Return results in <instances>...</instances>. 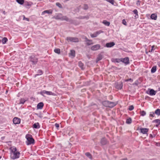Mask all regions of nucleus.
I'll return each mask as SVG.
<instances>
[{
  "label": "nucleus",
  "mask_w": 160,
  "mask_h": 160,
  "mask_svg": "<svg viewBox=\"0 0 160 160\" xmlns=\"http://www.w3.org/2000/svg\"><path fill=\"white\" fill-rule=\"evenodd\" d=\"M10 157L11 158L15 159L19 158L20 155L19 152L14 146L10 148Z\"/></svg>",
  "instance_id": "obj_1"
},
{
  "label": "nucleus",
  "mask_w": 160,
  "mask_h": 160,
  "mask_svg": "<svg viewBox=\"0 0 160 160\" xmlns=\"http://www.w3.org/2000/svg\"><path fill=\"white\" fill-rule=\"evenodd\" d=\"M103 104L106 107L112 108L115 106L117 104V103L110 102L108 101H105L103 102Z\"/></svg>",
  "instance_id": "obj_2"
},
{
  "label": "nucleus",
  "mask_w": 160,
  "mask_h": 160,
  "mask_svg": "<svg viewBox=\"0 0 160 160\" xmlns=\"http://www.w3.org/2000/svg\"><path fill=\"white\" fill-rule=\"evenodd\" d=\"M56 19H60L61 20L68 21V18L66 16H63L61 14H58L54 17Z\"/></svg>",
  "instance_id": "obj_3"
},
{
  "label": "nucleus",
  "mask_w": 160,
  "mask_h": 160,
  "mask_svg": "<svg viewBox=\"0 0 160 160\" xmlns=\"http://www.w3.org/2000/svg\"><path fill=\"white\" fill-rule=\"evenodd\" d=\"M26 137L27 139V141L26 142L27 145H29L34 143V140L31 135H27Z\"/></svg>",
  "instance_id": "obj_4"
},
{
  "label": "nucleus",
  "mask_w": 160,
  "mask_h": 160,
  "mask_svg": "<svg viewBox=\"0 0 160 160\" xmlns=\"http://www.w3.org/2000/svg\"><path fill=\"white\" fill-rule=\"evenodd\" d=\"M66 40L68 42H78L79 41L78 38L70 37H67L66 38Z\"/></svg>",
  "instance_id": "obj_5"
},
{
  "label": "nucleus",
  "mask_w": 160,
  "mask_h": 160,
  "mask_svg": "<svg viewBox=\"0 0 160 160\" xmlns=\"http://www.w3.org/2000/svg\"><path fill=\"white\" fill-rule=\"evenodd\" d=\"M40 93L43 96H44V94H45L48 95H55L54 93L50 91H46V90H42L41 91Z\"/></svg>",
  "instance_id": "obj_6"
},
{
  "label": "nucleus",
  "mask_w": 160,
  "mask_h": 160,
  "mask_svg": "<svg viewBox=\"0 0 160 160\" xmlns=\"http://www.w3.org/2000/svg\"><path fill=\"white\" fill-rule=\"evenodd\" d=\"M17 2L20 4H24V5L26 7L28 6H31L32 4V2H24V1H16Z\"/></svg>",
  "instance_id": "obj_7"
},
{
  "label": "nucleus",
  "mask_w": 160,
  "mask_h": 160,
  "mask_svg": "<svg viewBox=\"0 0 160 160\" xmlns=\"http://www.w3.org/2000/svg\"><path fill=\"white\" fill-rule=\"evenodd\" d=\"M149 91H147L146 93L147 94L150 95L151 96L155 95L157 92V91H155L154 90L151 89H149Z\"/></svg>",
  "instance_id": "obj_8"
},
{
  "label": "nucleus",
  "mask_w": 160,
  "mask_h": 160,
  "mask_svg": "<svg viewBox=\"0 0 160 160\" xmlns=\"http://www.w3.org/2000/svg\"><path fill=\"white\" fill-rule=\"evenodd\" d=\"M100 47V45L99 44H96L92 46L91 49L93 51H96L98 50Z\"/></svg>",
  "instance_id": "obj_9"
},
{
  "label": "nucleus",
  "mask_w": 160,
  "mask_h": 160,
  "mask_svg": "<svg viewBox=\"0 0 160 160\" xmlns=\"http://www.w3.org/2000/svg\"><path fill=\"white\" fill-rule=\"evenodd\" d=\"M30 60L32 63L35 64L38 62V59L35 58L34 55H32L30 56Z\"/></svg>",
  "instance_id": "obj_10"
},
{
  "label": "nucleus",
  "mask_w": 160,
  "mask_h": 160,
  "mask_svg": "<svg viewBox=\"0 0 160 160\" xmlns=\"http://www.w3.org/2000/svg\"><path fill=\"white\" fill-rule=\"evenodd\" d=\"M102 32L101 31H98L93 34H90V36L92 38H95L97 37L99 34Z\"/></svg>",
  "instance_id": "obj_11"
},
{
  "label": "nucleus",
  "mask_w": 160,
  "mask_h": 160,
  "mask_svg": "<svg viewBox=\"0 0 160 160\" xmlns=\"http://www.w3.org/2000/svg\"><path fill=\"white\" fill-rule=\"evenodd\" d=\"M13 123L15 124H18L20 122V119L18 118H14L13 119Z\"/></svg>",
  "instance_id": "obj_12"
},
{
  "label": "nucleus",
  "mask_w": 160,
  "mask_h": 160,
  "mask_svg": "<svg viewBox=\"0 0 160 160\" xmlns=\"http://www.w3.org/2000/svg\"><path fill=\"white\" fill-rule=\"evenodd\" d=\"M140 132L144 134H147L148 131V129L147 128H142L140 129Z\"/></svg>",
  "instance_id": "obj_13"
},
{
  "label": "nucleus",
  "mask_w": 160,
  "mask_h": 160,
  "mask_svg": "<svg viewBox=\"0 0 160 160\" xmlns=\"http://www.w3.org/2000/svg\"><path fill=\"white\" fill-rule=\"evenodd\" d=\"M121 62L125 64H128L129 63V58H121Z\"/></svg>",
  "instance_id": "obj_14"
},
{
  "label": "nucleus",
  "mask_w": 160,
  "mask_h": 160,
  "mask_svg": "<svg viewBox=\"0 0 160 160\" xmlns=\"http://www.w3.org/2000/svg\"><path fill=\"white\" fill-rule=\"evenodd\" d=\"M52 10L50 9L49 10H45L43 12H42V15H44L46 13L48 14H52Z\"/></svg>",
  "instance_id": "obj_15"
},
{
  "label": "nucleus",
  "mask_w": 160,
  "mask_h": 160,
  "mask_svg": "<svg viewBox=\"0 0 160 160\" xmlns=\"http://www.w3.org/2000/svg\"><path fill=\"white\" fill-rule=\"evenodd\" d=\"M85 40L88 45H90L93 44L92 40H89L87 38H85Z\"/></svg>",
  "instance_id": "obj_16"
},
{
  "label": "nucleus",
  "mask_w": 160,
  "mask_h": 160,
  "mask_svg": "<svg viewBox=\"0 0 160 160\" xmlns=\"http://www.w3.org/2000/svg\"><path fill=\"white\" fill-rule=\"evenodd\" d=\"M75 52L74 50H71L70 53L69 54V56L72 58H73L75 56Z\"/></svg>",
  "instance_id": "obj_17"
},
{
  "label": "nucleus",
  "mask_w": 160,
  "mask_h": 160,
  "mask_svg": "<svg viewBox=\"0 0 160 160\" xmlns=\"http://www.w3.org/2000/svg\"><path fill=\"white\" fill-rule=\"evenodd\" d=\"M115 45V43L113 42H110L107 43L106 44V47L108 48H110L113 46Z\"/></svg>",
  "instance_id": "obj_18"
},
{
  "label": "nucleus",
  "mask_w": 160,
  "mask_h": 160,
  "mask_svg": "<svg viewBox=\"0 0 160 160\" xmlns=\"http://www.w3.org/2000/svg\"><path fill=\"white\" fill-rule=\"evenodd\" d=\"M43 106V104L42 102H40L38 104L37 106V108L38 109H42Z\"/></svg>",
  "instance_id": "obj_19"
},
{
  "label": "nucleus",
  "mask_w": 160,
  "mask_h": 160,
  "mask_svg": "<svg viewBox=\"0 0 160 160\" xmlns=\"http://www.w3.org/2000/svg\"><path fill=\"white\" fill-rule=\"evenodd\" d=\"M157 15L155 14H151L150 18L152 19L156 20L157 19Z\"/></svg>",
  "instance_id": "obj_20"
},
{
  "label": "nucleus",
  "mask_w": 160,
  "mask_h": 160,
  "mask_svg": "<svg viewBox=\"0 0 160 160\" xmlns=\"http://www.w3.org/2000/svg\"><path fill=\"white\" fill-rule=\"evenodd\" d=\"M133 12L136 15L134 16L135 18H138V12L137 9H134L133 11Z\"/></svg>",
  "instance_id": "obj_21"
},
{
  "label": "nucleus",
  "mask_w": 160,
  "mask_h": 160,
  "mask_svg": "<svg viewBox=\"0 0 160 160\" xmlns=\"http://www.w3.org/2000/svg\"><path fill=\"white\" fill-rule=\"evenodd\" d=\"M107 143V141L106 140L103 138L101 140V143L102 145H105Z\"/></svg>",
  "instance_id": "obj_22"
},
{
  "label": "nucleus",
  "mask_w": 160,
  "mask_h": 160,
  "mask_svg": "<svg viewBox=\"0 0 160 160\" xmlns=\"http://www.w3.org/2000/svg\"><path fill=\"white\" fill-rule=\"evenodd\" d=\"M102 23L105 25L107 26H109L110 25V22H108L106 20H104L103 21Z\"/></svg>",
  "instance_id": "obj_23"
},
{
  "label": "nucleus",
  "mask_w": 160,
  "mask_h": 160,
  "mask_svg": "<svg viewBox=\"0 0 160 160\" xmlns=\"http://www.w3.org/2000/svg\"><path fill=\"white\" fill-rule=\"evenodd\" d=\"M156 70V66H155L152 67L151 70V72L152 73L155 72Z\"/></svg>",
  "instance_id": "obj_24"
},
{
  "label": "nucleus",
  "mask_w": 160,
  "mask_h": 160,
  "mask_svg": "<svg viewBox=\"0 0 160 160\" xmlns=\"http://www.w3.org/2000/svg\"><path fill=\"white\" fill-rule=\"evenodd\" d=\"M155 113L158 115H160V109H156L155 112Z\"/></svg>",
  "instance_id": "obj_25"
},
{
  "label": "nucleus",
  "mask_w": 160,
  "mask_h": 160,
  "mask_svg": "<svg viewBox=\"0 0 160 160\" xmlns=\"http://www.w3.org/2000/svg\"><path fill=\"white\" fill-rule=\"evenodd\" d=\"M113 62H117L118 63H119V62H121V58L120 59H118V58L114 59H113Z\"/></svg>",
  "instance_id": "obj_26"
},
{
  "label": "nucleus",
  "mask_w": 160,
  "mask_h": 160,
  "mask_svg": "<svg viewBox=\"0 0 160 160\" xmlns=\"http://www.w3.org/2000/svg\"><path fill=\"white\" fill-rule=\"evenodd\" d=\"M54 52L57 54H59L60 53V49L57 48L55 49L54 50Z\"/></svg>",
  "instance_id": "obj_27"
},
{
  "label": "nucleus",
  "mask_w": 160,
  "mask_h": 160,
  "mask_svg": "<svg viewBox=\"0 0 160 160\" xmlns=\"http://www.w3.org/2000/svg\"><path fill=\"white\" fill-rule=\"evenodd\" d=\"M102 56L101 54H99L97 58V60L98 61L100 60L102 58Z\"/></svg>",
  "instance_id": "obj_28"
},
{
  "label": "nucleus",
  "mask_w": 160,
  "mask_h": 160,
  "mask_svg": "<svg viewBox=\"0 0 160 160\" xmlns=\"http://www.w3.org/2000/svg\"><path fill=\"white\" fill-rule=\"evenodd\" d=\"M8 41V39L6 38H4L2 40V43L4 44L5 43Z\"/></svg>",
  "instance_id": "obj_29"
},
{
  "label": "nucleus",
  "mask_w": 160,
  "mask_h": 160,
  "mask_svg": "<svg viewBox=\"0 0 160 160\" xmlns=\"http://www.w3.org/2000/svg\"><path fill=\"white\" fill-rule=\"evenodd\" d=\"M26 101V100H25L24 98H21L20 100V103L23 104Z\"/></svg>",
  "instance_id": "obj_30"
},
{
  "label": "nucleus",
  "mask_w": 160,
  "mask_h": 160,
  "mask_svg": "<svg viewBox=\"0 0 160 160\" xmlns=\"http://www.w3.org/2000/svg\"><path fill=\"white\" fill-rule=\"evenodd\" d=\"M132 122V119L131 118H129L127 119L126 123L128 124H130Z\"/></svg>",
  "instance_id": "obj_31"
},
{
  "label": "nucleus",
  "mask_w": 160,
  "mask_h": 160,
  "mask_svg": "<svg viewBox=\"0 0 160 160\" xmlns=\"http://www.w3.org/2000/svg\"><path fill=\"white\" fill-rule=\"evenodd\" d=\"M33 127L34 128H39V127L38 126V123H34L33 125Z\"/></svg>",
  "instance_id": "obj_32"
},
{
  "label": "nucleus",
  "mask_w": 160,
  "mask_h": 160,
  "mask_svg": "<svg viewBox=\"0 0 160 160\" xmlns=\"http://www.w3.org/2000/svg\"><path fill=\"white\" fill-rule=\"evenodd\" d=\"M85 154H86V156L87 157H88L90 159L92 158V157H91V155L90 154V153H89L88 152H87Z\"/></svg>",
  "instance_id": "obj_33"
},
{
  "label": "nucleus",
  "mask_w": 160,
  "mask_h": 160,
  "mask_svg": "<svg viewBox=\"0 0 160 160\" xmlns=\"http://www.w3.org/2000/svg\"><path fill=\"white\" fill-rule=\"evenodd\" d=\"M38 73H39V74H36V75H35V77H36L37 76H38V75H41L42 74V71L41 70H39L38 71Z\"/></svg>",
  "instance_id": "obj_34"
},
{
  "label": "nucleus",
  "mask_w": 160,
  "mask_h": 160,
  "mask_svg": "<svg viewBox=\"0 0 160 160\" xmlns=\"http://www.w3.org/2000/svg\"><path fill=\"white\" fill-rule=\"evenodd\" d=\"M78 65L82 69L83 68V64L81 62H78Z\"/></svg>",
  "instance_id": "obj_35"
},
{
  "label": "nucleus",
  "mask_w": 160,
  "mask_h": 160,
  "mask_svg": "<svg viewBox=\"0 0 160 160\" xmlns=\"http://www.w3.org/2000/svg\"><path fill=\"white\" fill-rule=\"evenodd\" d=\"M146 114V112L144 111H142L141 112V114L142 116H144Z\"/></svg>",
  "instance_id": "obj_36"
},
{
  "label": "nucleus",
  "mask_w": 160,
  "mask_h": 160,
  "mask_svg": "<svg viewBox=\"0 0 160 160\" xmlns=\"http://www.w3.org/2000/svg\"><path fill=\"white\" fill-rule=\"evenodd\" d=\"M153 122H155L159 124H160V120L158 119H156L154 120Z\"/></svg>",
  "instance_id": "obj_37"
},
{
  "label": "nucleus",
  "mask_w": 160,
  "mask_h": 160,
  "mask_svg": "<svg viewBox=\"0 0 160 160\" xmlns=\"http://www.w3.org/2000/svg\"><path fill=\"white\" fill-rule=\"evenodd\" d=\"M110 3H111V4L112 5H114L115 3V1H108Z\"/></svg>",
  "instance_id": "obj_38"
},
{
  "label": "nucleus",
  "mask_w": 160,
  "mask_h": 160,
  "mask_svg": "<svg viewBox=\"0 0 160 160\" xmlns=\"http://www.w3.org/2000/svg\"><path fill=\"white\" fill-rule=\"evenodd\" d=\"M133 109H134V107H133V106H132V105L130 106H129V109L130 111H131V110H132Z\"/></svg>",
  "instance_id": "obj_39"
},
{
  "label": "nucleus",
  "mask_w": 160,
  "mask_h": 160,
  "mask_svg": "<svg viewBox=\"0 0 160 160\" xmlns=\"http://www.w3.org/2000/svg\"><path fill=\"white\" fill-rule=\"evenodd\" d=\"M23 19L24 20H26L28 21H29V19L28 18H25L24 16H23Z\"/></svg>",
  "instance_id": "obj_40"
},
{
  "label": "nucleus",
  "mask_w": 160,
  "mask_h": 160,
  "mask_svg": "<svg viewBox=\"0 0 160 160\" xmlns=\"http://www.w3.org/2000/svg\"><path fill=\"white\" fill-rule=\"evenodd\" d=\"M122 23L123 24L126 25H127V22H126L125 21V19H123L122 20Z\"/></svg>",
  "instance_id": "obj_41"
},
{
  "label": "nucleus",
  "mask_w": 160,
  "mask_h": 160,
  "mask_svg": "<svg viewBox=\"0 0 160 160\" xmlns=\"http://www.w3.org/2000/svg\"><path fill=\"white\" fill-rule=\"evenodd\" d=\"M150 116L152 117H154V113L153 112H151L150 114Z\"/></svg>",
  "instance_id": "obj_42"
},
{
  "label": "nucleus",
  "mask_w": 160,
  "mask_h": 160,
  "mask_svg": "<svg viewBox=\"0 0 160 160\" xmlns=\"http://www.w3.org/2000/svg\"><path fill=\"white\" fill-rule=\"evenodd\" d=\"M56 5L60 8H62V6L61 4L59 3H56Z\"/></svg>",
  "instance_id": "obj_43"
},
{
  "label": "nucleus",
  "mask_w": 160,
  "mask_h": 160,
  "mask_svg": "<svg viewBox=\"0 0 160 160\" xmlns=\"http://www.w3.org/2000/svg\"><path fill=\"white\" fill-rule=\"evenodd\" d=\"M83 8L84 9H87L88 8V6L87 5H84Z\"/></svg>",
  "instance_id": "obj_44"
},
{
  "label": "nucleus",
  "mask_w": 160,
  "mask_h": 160,
  "mask_svg": "<svg viewBox=\"0 0 160 160\" xmlns=\"http://www.w3.org/2000/svg\"><path fill=\"white\" fill-rule=\"evenodd\" d=\"M122 87V84H120V86L118 87L117 86V88L119 89H121Z\"/></svg>",
  "instance_id": "obj_45"
},
{
  "label": "nucleus",
  "mask_w": 160,
  "mask_h": 160,
  "mask_svg": "<svg viewBox=\"0 0 160 160\" xmlns=\"http://www.w3.org/2000/svg\"><path fill=\"white\" fill-rule=\"evenodd\" d=\"M55 125L56 127L57 128H58L59 127V125L58 124L56 123Z\"/></svg>",
  "instance_id": "obj_46"
},
{
  "label": "nucleus",
  "mask_w": 160,
  "mask_h": 160,
  "mask_svg": "<svg viewBox=\"0 0 160 160\" xmlns=\"http://www.w3.org/2000/svg\"><path fill=\"white\" fill-rule=\"evenodd\" d=\"M136 4L138 6L140 5V2H139V1H138L136 3Z\"/></svg>",
  "instance_id": "obj_47"
},
{
  "label": "nucleus",
  "mask_w": 160,
  "mask_h": 160,
  "mask_svg": "<svg viewBox=\"0 0 160 160\" xmlns=\"http://www.w3.org/2000/svg\"><path fill=\"white\" fill-rule=\"evenodd\" d=\"M153 48H154V46H152V48H151V51H151V52H152V51H153Z\"/></svg>",
  "instance_id": "obj_48"
},
{
  "label": "nucleus",
  "mask_w": 160,
  "mask_h": 160,
  "mask_svg": "<svg viewBox=\"0 0 160 160\" xmlns=\"http://www.w3.org/2000/svg\"><path fill=\"white\" fill-rule=\"evenodd\" d=\"M131 80V79H128V80H126V81H128L129 80Z\"/></svg>",
  "instance_id": "obj_49"
},
{
  "label": "nucleus",
  "mask_w": 160,
  "mask_h": 160,
  "mask_svg": "<svg viewBox=\"0 0 160 160\" xmlns=\"http://www.w3.org/2000/svg\"><path fill=\"white\" fill-rule=\"evenodd\" d=\"M3 13H4V14H5V12L4 11H3Z\"/></svg>",
  "instance_id": "obj_50"
},
{
  "label": "nucleus",
  "mask_w": 160,
  "mask_h": 160,
  "mask_svg": "<svg viewBox=\"0 0 160 160\" xmlns=\"http://www.w3.org/2000/svg\"><path fill=\"white\" fill-rule=\"evenodd\" d=\"M159 90H160V88H159Z\"/></svg>",
  "instance_id": "obj_51"
},
{
  "label": "nucleus",
  "mask_w": 160,
  "mask_h": 160,
  "mask_svg": "<svg viewBox=\"0 0 160 160\" xmlns=\"http://www.w3.org/2000/svg\"><path fill=\"white\" fill-rule=\"evenodd\" d=\"M1 158V157H0V159Z\"/></svg>",
  "instance_id": "obj_52"
},
{
  "label": "nucleus",
  "mask_w": 160,
  "mask_h": 160,
  "mask_svg": "<svg viewBox=\"0 0 160 160\" xmlns=\"http://www.w3.org/2000/svg\"><path fill=\"white\" fill-rule=\"evenodd\" d=\"M159 64H160V63H159Z\"/></svg>",
  "instance_id": "obj_53"
}]
</instances>
